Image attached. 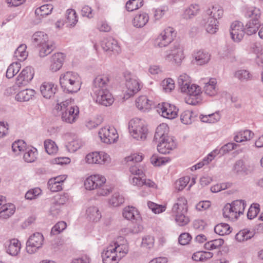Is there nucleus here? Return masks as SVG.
<instances>
[{"instance_id":"1","label":"nucleus","mask_w":263,"mask_h":263,"mask_svg":"<svg viewBox=\"0 0 263 263\" xmlns=\"http://www.w3.org/2000/svg\"><path fill=\"white\" fill-rule=\"evenodd\" d=\"M109 77L103 74L97 76L93 81L92 91L96 97V102L107 106L114 102V98L108 90Z\"/></svg>"},{"instance_id":"2","label":"nucleus","mask_w":263,"mask_h":263,"mask_svg":"<svg viewBox=\"0 0 263 263\" xmlns=\"http://www.w3.org/2000/svg\"><path fill=\"white\" fill-rule=\"evenodd\" d=\"M168 132L169 127L165 123L160 124L156 129L154 141L158 142L157 149L162 154L170 153L176 147L174 138L168 135Z\"/></svg>"},{"instance_id":"3","label":"nucleus","mask_w":263,"mask_h":263,"mask_svg":"<svg viewBox=\"0 0 263 263\" xmlns=\"http://www.w3.org/2000/svg\"><path fill=\"white\" fill-rule=\"evenodd\" d=\"M60 84L63 90L68 93L77 92L81 88L79 76L71 71H67L61 75Z\"/></svg>"},{"instance_id":"4","label":"nucleus","mask_w":263,"mask_h":263,"mask_svg":"<svg viewBox=\"0 0 263 263\" xmlns=\"http://www.w3.org/2000/svg\"><path fill=\"white\" fill-rule=\"evenodd\" d=\"M32 40L35 45L39 48V55L41 57H46L55 48V44L49 42L47 34L44 32H36L33 34Z\"/></svg>"},{"instance_id":"5","label":"nucleus","mask_w":263,"mask_h":263,"mask_svg":"<svg viewBox=\"0 0 263 263\" xmlns=\"http://www.w3.org/2000/svg\"><path fill=\"white\" fill-rule=\"evenodd\" d=\"M172 212L175 215V221L179 226H184L190 222L186 215L187 212V201L184 197H179L172 208Z\"/></svg>"},{"instance_id":"6","label":"nucleus","mask_w":263,"mask_h":263,"mask_svg":"<svg viewBox=\"0 0 263 263\" xmlns=\"http://www.w3.org/2000/svg\"><path fill=\"white\" fill-rule=\"evenodd\" d=\"M129 132L132 136L137 140H144L147 137L148 129L143 121L136 118L130 120L128 125Z\"/></svg>"},{"instance_id":"7","label":"nucleus","mask_w":263,"mask_h":263,"mask_svg":"<svg viewBox=\"0 0 263 263\" xmlns=\"http://www.w3.org/2000/svg\"><path fill=\"white\" fill-rule=\"evenodd\" d=\"M184 58L183 47L178 42L165 52V60L176 65H180Z\"/></svg>"},{"instance_id":"8","label":"nucleus","mask_w":263,"mask_h":263,"mask_svg":"<svg viewBox=\"0 0 263 263\" xmlns=\"http://www.w3.org/2000/svg\"><path fill=\"white\" fill-rule=\"evenodd\" d=\"M176 33L172 27H168L163 30L157 36L154 42L155 46L166 47L174 40Z\"/></svg>"},{"instance_id":"9","label":"nucleus","mask_w":263,"mask_h":263,"mask_svg":"<svg viewBox=\"0 0 263 263\" xmlns=\"http://www.w3.org/2000/svg\"><path fill=\"white\" fill-rule=\"evenodd\" d=\"M99 135L102 141L107 144L116 142L119 137L116 129L109 126L102 128L99 132Z\"/></svg>"},{"instance_id":"10","label":"nucleus","mask_w":263,"mask_h":263,"mask_svg":"<svg viewBox=\"0 0 263 263\" xmlns=\"http://www.w3.org/2000/svg\"><path fill=\"white\" fill-rule=\"evenodd\" d=\"M34 74V69L31 66L26 67L17 77L14 87L26 86L32 80Z\"/></svg>"},{"instance_id":"11","label":"nucleus","mask_w":263,"mask_h":263,"mask_svg":"<svg viewBox=\"0 0 263 263\" xmlns=\"http://www.w3.org/2000/svg\"><path fill=\"white\" fill-rule=\"evenodd\" d=\"M44 240L43 235L36 232L31 235L26 242V251L29 254L34 253L42 247Z\"/></svg>"},{"instance_id":"12","label":"nucleus","mask_w":263,"mask_h":263,"mask_svg":"<svg viewBox=\"0 0 263 263\" xmlns=\"http://www.w3.org/2000/svg\"><path fill=\"white\" fill-rule=\"evenodd\" d=\"M178 109L168 103L163 102L159 103L157 107V111L159 114L165 118L173 119L177 116Z\"/></svg>"},{"instance_id":"13","label":"nucleus","mask_w":263,"mask_h":263,"mask_svg":"<svg viewBox=\"0 0 263 263\" xmlns=\"http://www.w3.org/2000/svg\"><path fill=\"white\" fill-rule=\"evenodd\" d=\"M124 77L126 81L125 85L127 88L126 95L128 96V97H130L140 90V84L137 79L132 77L129 72H126Z\"/></svg>"},{"instance_id":"14","label":"nucleus","mask_w":263,"mask_h":263,"mask_svg":"<svg viewBox=\"0 0 263 263\" xmlns=\"http://www.w3.org/2000/svg\"><path fill=\"white\" fill-rule=\"evenodd\" d=\"M106 182V178L103 176L94 175L88 177L84 182L86 190H93L101 186Z\"/></svg>"},{"instance_id":"15","label":"nucleus","mask_w":263,"mask_h":263,"mask_svg":"<svg viewBox=\"0 0 263 263\" xmlns=\"http://www.w3.org/2000/svg\"><path fill=\"white\" fill-rule=\"evenodd\" d=\"M230 31L231 39L236 42H240L246 33L242 23L238 21L231 24Z\"/></svg>"},{"instance_id":"16","label":"nucleus","mask_w":263,"mask_h":263,"mask_svg":"<svg viewBox=\"0 0 263 263\" xmlns=\"http://www.w3.org/2000/svg\"><path fill=\"white\" fill-rule=\"evenodd\" d=\"M109 159V156L103 152H94L86 155L85 160L88 163L104 164Z\"/></svg>"},{"instance_id":"17","label":"nucleus","mask_w":263,"mask_h":263,"mask_svg":"<svg viewBox=\"0 0 263 263\" xmlns=\"http://www.w3.org/2000/svg\"><path fill=\"white\" fill-rule=\"evenodd\" d=\"M101 46L104 51L111 52L114 54H118L121 51L117 41L111 37L104 39L101 42Z\"/></svg>"},{"instance_id":"18","label":"nucleus","mask_w":263,"mask_h":263,"mask_svg":"<svg viewBox=\"0 0 263 263\" xmlns=\"http://www.w3.org/2000/svg\"><path fill=\"white\" fill-rule=\"evenodd\" d=\"M116 248H113V245L106 247L102 252L101 256L103 263H118L119 257L116 253Z\"/></svg>"},{"instance_id":"19","label":"nucleus","mask_w":263,"mask_h":263,"mask_svg":"<svg viewBox=\"0 0 263 263\" xmlns=\"http://www.w3.org/2000/svg\"><path fill=\"white\" fill-rule=\"evenodd\" d=\"M232 171L238 176H245L252 173V169L250 165L246 164L243 160L240 159L235 162Z\"/></svg>"},{"instance_id":"20","label":"nucleus","mask_w":263,"mask_h":263,"mask_svg":"<svg viewBox=\"0 0 263 263\" xmlns=\"http://www.w3.org/2000/svg\"><path fill=\"white\" fill-rule=\"evenodd\" d=\"M79 114V107H70L68 110L67 109L61 113V118L62 121L67 123H72L74 122L78 117Z\"/></svg>"},{"instance_id":"21","label":"nucleus","mask_w":263,"mask_h":263,"mask_svg":"<svg viewBox=\"0 0 263 263\" xmlns=\"http://www.w3.org/2000/svg\"><path fill=\"white\" fill-rule=\"evenodd\" d=\"M40 91L44 98L51 99L57 91V86L51 82H44L40 87Z\"/></svg>"},{"instance_id":"22","label":"nucleus","mask_w":263,"mask_h":263,"mask_svg":"<svg viewBox=\"0 0 263 263\" xmlns=\"http://www.w3.org/2000/svg\"><path fill=\"white\" fill-rule=\"evenodd\" d=\"M65 56L61 52L54 54L50 59V70L56 72L60 70L63 64Z\"/></svg>"},{"instance_id":"23","label":"nucleus","mask_w":263,"mask_h":263,"mask_svg":"<svg viewBox=\"0 0 263 263\" xmlns=\"http://www.w3.org/2000/svg\"><path fill=\"white\" fill-rule=\"evenodd\" d=\"M6 252L12 256H16L20 252L21 245L17 239H12L5 243Z\"/></svg>"},{"instance_id":"24","label":"nucleus","mask_w":263,"mask_h":263,"mask_svg":"<svg viewBox=\"0 0 263 263\" xmlns=\"http://www.w3.org/2000/svg\"><path fill=\"white\" fill-rule=\"evenodd\" d=\"M182 92L186 93L190 98L188 99L187 103L192 105H195L197 101H194V99H197L199 96L201 91L199 87L195 84L190 85L187 86L186 90Z\"/></svg>"},{"instance_id":"25","label":"nucleus","mask_w":263,"mask_h":263,"mask_svg":"<svg viewBox=\"0 0 263 263\" xmlns=\"http://www.w3.org/2000/svg\"><path fill=\"white\" fill-rule=\"evenodd\" d=\"M195 60L194 63L198 65H203L207 64L211 59V55L209 52L203 50H199L193 54Z\"/></svg>"},{"instance_id":"26","label":"nucleus","mask_w":263,"mask_h":263,"mask_svg":"<svg viewBox=\"0 0 263 263\" xmlns=\"http://www.w3.org/2000/svg\"><path fill=\"white\" fill-rule=\"evenodd\" d=\"M152 101L148 100L147 96H141L136 100V107L143 112L148 111L152 105Z\"/></svg>"},{"instance_id":"27","label":"nucleus","mask_w":263,"mask_h":263,"mask_svg":"<svg viewBox=\"0 0 263 263\" xmlns=\"http://www.w3.org/2000/svg\"><path fill=\"white\" fill-rule=\"evenodd\" d=\"M237 144L234 143H228L222 146L220 149H215L212 152L209 154V156L215 157L216 155H219L220 156L224 155L230 151L235 149Z\"/></svg>"},{"instance_id":"28","label":"nucleus","mask_w":263,"mask_h":263,"mask_svg":"<svg viewBox=\"0 0 263 263\" xmlns=\"http://www.w3.org/2000/svg\"><path fill=\"white\" fill-rule=\"evenodd\" d=\"M86 214L89 220L93 222L99 221L102 217L100 211L96 206L88 207L86 210Z\"/></svg>"},{"instance_id":"29","label":"nucleus","mask_w":263,"mask_h":263,"mask_svg":"<svg viewBox=\"0 0 263 263\" xmlns=\"http://www.w3.org/2000/svg\"><path fill=\"white\" fill-rule=\"evenodd\" d=\"M203 21L204 22V27L208 33L214 34L218 30V21L213 17H208L204 18Z\"/></svg>"},{"instance_id":"30","label":"nucleus","mask_w":263,"mask_h":263,"mask_svg":"<svg viewBox=\"0 0 263 263\" xmlns=\"http://www.w3.org/2000/svg\"><path fill=\"white\" fill-rule=\"evenodd\" d=\"M206 15L208 17H213L218 21L221 18L223 14V10L222 7L219 5L213 6L211 8L206 10Z\"/></svg>"},{"instance_id":"31","label":"nucleus","mask_w":263,"mask_h":263,"mask_svg":"<svg viewBox=\"0 0 263 263\" xmlns=\"http://www.w3.org/2000/svg\"><path fill=\"white\" fill-rule=\"evenodd\" d=\"M149 20V16L146 13L142 12L137 14L133 20V25L137 28L144 26Z\"/></svg>"},{"instance_id":"32","label":"nucleus","mask_w":263,"mask_h":263,"mask_svg":"<svg viewBox=\"0 0 263 263\" xmlns=\"http://www.w3.org/2000/svg\"><path fill=\"white\" fill-rule=\"evenodd\" d=\"M260 26V22L257 21V19L252 21H248L244 27V30L246 34L251 35L256 33Z\"/></svg>"},{"instance_id":"33","label":"nucleus","mask_w":263,"mask_h":263,"mask_svg":"<svg viewBox=\"0 0 263 263\" xmlns=\"http://www.w3.org/2000/svg\"><path fill=\"white\" fill-rule=\"evenodd\" d=\"M35 91L31 89H26L20 91L15 96V99L17 101H28L34 96Z\"/></svg>"},{"instance_id":"34","label":"nucleus","mask_w":263,"mask_h":263,"mask_svg":"<svg viewBox=\"0 0 263 263\" xmlns=\"http://www.w3.org/2000/svg\"><path fill=\"white\" fill-rule=\"evenodd\" d=\"M216 84L217 81L216 79H210L209 82L205 83L204 87V93L210 96H214L216 95L217 93Z\"/></svg>"},{"instance_id":"35","label":"nucleus","mask_w":263,"mask_h":263,"mask_svg":"<svg viewBox=\"0 0 263 263\" xmlns=\"http://www.w3.org/2000/svg\"><path fill=\"white\" fill-rule=\"evenodd\" d=\"M122 215L125 219L129 220H137L139 217L138 210L133 206L125 207Z\"/></svg>"},{"instance_id":"36","label":"nucleus","mask_w":263,"mask_h":263,"mask_svg":"<svg viewBox=\"0 0 263 263\" xmlns=\"http://www.w3.org/2000/svg\"><path fill=\"white\" fill-rule=\"evenodd\" d=\"M254 136V133L250 130L246 129L236 133L234 139L236 142H242L251 140Z\"/></svg>"},{"instance_id":"37","label":"nucleus","mask_w":263,"mask_h":263,"mask_svg":"<svg viewBox=\"0 0 263 263\" xmlns=\"http://www.w3.org/2000/svg\"><path fill=\"white\" fill-rule=\"evenodd\" d=\"M15 209V208L13 204H4L0 210V217L3 219L8 218L14 214Z\"/></svg>"},{"instance_id":"38","label":"nucleus","mask_w":263,"mask_h":263,"mask_svg":"<svg viewBox=\"0 0 263 263\" xmlns=\"http://www.w3.org/2000/svg\"><path fill=\"white\" fill-rule=\"evenodd\" d=\"M261 16L260 10L256 7H250L247 9L245 13V17L249 19V21L256 20L260 21Z\"/></svg>"},{"instance_id":"39","label":"nucleus","mask_w":263,"mask_h":263,"mask_svg":"<svg viewBox=\"0 0 263 263\" xmlns=\"http://www.w3.org/2000/svg\"><path fill=\"white\" fill-rule=\"evenodd\" d=\"M254 234L255 233L253 231L245 229L240 231L236 234L235 239L240 242L246 241L252 238L254 236Z\"/></svg>"},{"instance_id":"40","label":"nucleus","mask_w":263,"mask_h":263,"mask_svg":"<svg viewBox=\"0 0 263 263\" xmlns=\"http://www.w3.org/2000/svg\"><path fill=\"white\" fill-rule=\"evenodd\" d=\"M232 230L231 227L226 223L217 224L214 228L215 232L221 236L229 234L231 232Z\"/></svg>"},{"instance_id":"41","label":"nucleus","mask_w":263,"mask_h":263,"mask_svg":"<svg viewBox=\"0 0 263 263\" xmlns=\"http://www.w3.org/2000/svg\"><path fill=\"white\" fill-rule=\"evenodd\" d=\"M231 204L238 218L241 214L243 213L246 204L243 200H237L234 201Z\"/></svg>"},{"instance_id":"42","label":"nucleus","mask_w":263,"mask_h":263,"mask_svg":"<svg viewBox=\"0 0 263 263\" xmlns=\"http://www.w3.org/2000/svg\"><path fill=\"white\" fill-rule=\"evenodd\" d=\"M178 84L181 92L186 90L191 84L190 77L186 74H182L178 78Z\"/></svg>"},{"instance_id":"43","label":"nucleus","mask_w":263,"mask_h":263,"mask_svg":"<svg viewBox=\"0 0 263 263\" xmlns=\"http://www.w3.org/2000/svg\"><path fill=\"white\" fill-rule=\"evenodd\" d=\"M200 10V7L197 4L191 5L184 12L183 17L185 19H190L196 15Z\"/></svg>"},{"instance_id":"44","label":"nucleus","mask_w":263,"mask_h":263,"mask_svg":"<svg viewBox=\"0 0 263 263\" xmlns=\"http://www.w3.org/2000/svg\"><path fill=\"white\" fill-rule=\"evenodd\" d=\"M21 67V64L19 63L15 62L11 64L7 68L6 77L8 79L12 78L18 72Z\"/></svg>"},{"instance_id":"45","label":"nucleus","mask_w":263,"mask_h":263,"mask_svg":"<svg viewBox=\"0 0 263 263\" xmlns=\"http://www.w3.org/2000/svg\"><path fill=\"white\" fill-rule=\"evenodd\" d=\"M199 118L203 122L214 123L220 120V116L218 112H216L215 113L206 115H201Z\"/></svg>"},{"instance_id":"46","label":"nucleus","mask_w":263,"mask_h":263,"mask_svg":"<svg viewBox=\"0 0 263 263\" xmlns=\"http://www.w3.org/2000/svg\"><path fill=\"white\" fill-rule=\"evenodd\" d=\"M26 46L25 44H22L15 50L14 53V57H15L18 61H23L25 60L28 53L26 51Z\"/></svg>"},{"instance_id":"47","label":"nucleus","mask_w":263,"mask_h":263,"mask_svg":"<svg viewBox=\"0 0 263 263\" xmlns=\"http://www.w3.org/2000/svg\"><path fill=\"white\" fill-rule=\"evenodd\" d=\"M26 152L24 154V159L25 161L31 163L34 162L36 159L37 155V149L35 148L30 149H26Z\"/></svg>"},{"instance_id":"48","label":"nucleus","mask_w":263,"mask_h":263,"mask_svg":"<svg viewBox=\"0 0 263 263\" xmlns=\"http://www.w3.org/2000/svg\"><path fill=\"white\" fill-rule=\"evenodd\" d=\"M53 7L51 4H45L37 8L35 11V13L37 15H40L44 17L51 13Z\"/></svg>"},{"instance_id":"49","label":"nucleus","mask_w":263,"mask_h":263,"mask_svg":"<svg viewBox=\"0 0 263 263\" xmlns=\"http://www.w3.org/2000/svg\"><path fill=\"white\" fill-rule=\"evenodd\" d=\"M222 211L224 217L228 218L232 220L237 219V216L235 215L231 203H227L223 208Z\"/></svg>"},{"instance_id":"50","label":"nucleus","mask_w":263,"mask_h":263,"mask_svg":"<svg viewBox=\"0 0 263 263\" xmlns=\"http://www.w3.org/2000/svg\"><path fill=\"white\" fill-rule=\"evenodd\" d=\"M143 5V0H129L126 4V9L128 11H133L138 9Z\"/></svg>"},{"instance_id":"51","label":"nucleus","mask_w":263,"mask_h":263,"mask_svg":"<svg viewBox=\"0 0 263 263\" xmlns=\"http://www.w3.org/2000/svg\"><path fill=\"white\" fill-rule=\"evenodd\" d=\"M44 147L46 152L49 155L56 153L58 149L55 143L50 139L46 140L44 141Z\"/></svg>"},{"instance_id":"52","label":"nucleus","mask_w":263,"mask_h":263,"mask_svg":"<svg viewBox=\"0 0 263 263\" xmlns=\"http://www.w3.org/2000/svg\"><path fill=\"white\" fill-rule=\"evenodd\" d=\"M66 23L70 26H74L78 22L76 12L73 9H68L66 11Z\"/></svg>"},{"instance_id":"53","label":"nucleus","mask_w":263,"mask_h":263,"mask_svg":"<svg viewBox=\"0 0 263 263\" xmlns=\"http://www.w3.org/2000/svg\"><path fill=\"white\" fill-rule=\"evenodd\" d=\"M67 224L63 221L57 223L51 229V235H56L63 232L66 228Z\"/></svg>"},{"instance_id":"54","label":"nucleus","mask_w":263,"mask_h":263,"mask_svg":"<svg viewBox=\"0 0 263 263\" xmlns=\"http://www.w3.org/2000/svg\"><path fill=\"white\" fill-rule=\"evenodd\" d=\"M235 77L241 81H247L251 79L252 74L247 70L240 69L236 71Z\"/></svg>"},{"instance_id":"55","label":"nucleus","mask_w":263,"mask_h":263,"mask_svg":"<svg viewBox=\"0 0 263 263\" xmlns=\"http://www.w3.org/2000/svg\"><path fill=\"white\" fill-rule=\"evenodd\" d=\"M124 201V198L119 195V193H115L109 200V203L113 206H118Z\"/></svg>"},{"instance_id":"56","label":"nucleus","mask_w":263,"mask_h":263,"mask_svg":"<svg viewBox=\"0 0 263 263\" xmlns=\"http://www.w3.org/2000/svg\"><path fill=\"white\" fill-rule=\"evenodd\" d=\"M147 206L154 213L159 214L165 211L166 207L164 205L158 204L154 202L148 201L147 202Z\"/></svg>"},{"instance_id":"57","label":"nucleus","mask_w":263,"mask_h":263,"mask_svg":"<svg viewBox=\"0 0 263 263\" xmlns=\"http://www.w3.org/2000/svg\"><path fill=\"white\" fill-rule=\"evenodd\" d=\"M113 248H116V253L118 255L119 253V259L125 255H126L128 252V248L127 245H118L117 243H115V245L113 246Z\"/></svg>"},{"instance_id":"58","label":"nucleus","mask_w":263,"mask_h":263,"mask_svg":"<svg viewBox=\"0 0 263 263\" xmlns=\"http://www.w3.org/2000/svg\"><path fill=\"white\" fill-rule=\"evenodd\" d=\"M259 205L258 203H254L251 205L247 213V217L249 219L255 218L259 212Z\"/></svg>"},{"instance_id":"59","label":"nucleus","mask_w":263,"mask_h":263,"mask_svg":"<svg viewBox=\"0 0 263 263\" xmlns=\"http://www.w3.org/2000/svg\"><path fill=\"white\" fill-rule=\"evenodd\" d=\"M42 193V190L39 187L29 190L25 194V198L28 200H32L36 198Z\"/></svg>"},{"instance_id":"60","label":"nucleus","mask_w":263,"mask_h":263,"mask_svg":"<svg viewBox=\"0 0 263 263\" xmlns=\"http://www.w3.org/2000/svg\"><path fill=\"white\" fill-rule=\"evenodd\" d=\"M112 191V188L104 184L97 189V195L99 196H105L108 195Z\"/></svg>"},{"instance_id":"61","label":"nucleus","mask_w":263,"mask_h":263,"mask_svg":"<svg viewBox=\"0 0 263 263\" xmlns=\"http://www.w3.org/2000/svg\"><path fill=\"white\" fill-rule=\"evenodd\" d=\"M189 182L188 177H183L177 180L175 182V187L179 191L182 190Z\"/></svg>"},{"instance_id":"62","label":"nucleus","mask_w":263,"mask_h":263,"mask_svg":"<svg viewBox=\"0 0 263 263\" xmlns=\"http://www.w3.org/2000/svg\"><path fill=\"white\" fill-rule=\"evenodd\" d=\"M192 112L189 110L183 111L180 116L181 122L184 124H191L192 123Z\"/></svg>"},{"instance_id":"63","label":"nucleus","mask_w":263,"mask_h":263,"mask_svg":"<svg viewBox=\"0 0 263 263\" xmlns=\"http://www.w3.org/2000/svg\"><path fill=\"white\" fill-rule=\"evenodd\" d=\"M71 100L67 99L65 101H63L61 103H58L56 107L57 109H60L62 112L65 111L67 109H69L70 107H76V106L71 105Z\"/></svg>"},{"instance_id":"64","label":"nucleus","mask_w":263,"mask_h":263,"mask_svg":"<svg viewBox=\"0 0 263 263\" xmlns=\"http://www.w3.org/2000/svg\"><path fill=\"white\" fill-rule=\"evenodd\" d=\"M162 85L166 91H171L175 87L174 81L171 78H168L164 80L162 82Z\"/></svg>"}]
</instances>
